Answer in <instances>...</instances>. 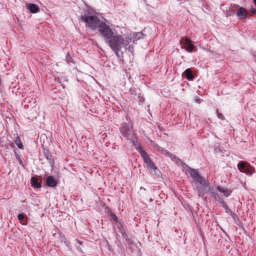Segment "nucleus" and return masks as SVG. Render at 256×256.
<instances>
[{
	"label": "nucleus",
	"mask_w": 256,
	"mask_h": 256,
	"mask_svg": "<svg viewBox=\"0 0 256 256\" xmlns=\"http://www.w3.org/2000/svg\"><path fill=\"white\" fill-rule=\"evenodd\" d=\"M58 182L53 176H48L46 178V184L50 187H54L57 185Z\"/></svg>",
	"instance_id": "obj_10"
},
{
	"label": "nucleus",
	"mask_w": 256,
	"mask_h": 256,
	"mask_svg": "<svg viewBox=\"0 0 256 256\" xmlns=\"http://www.w3.org/2000/svg\"><path fill=\"white\" fill-rule=\"evenodd\" d=\"M78 244H80V245H82V242L80 241V240H78Z\"/></svg>",
	"instance_id": "obj_36"
},
{
	"label": "nucleus",
	"mask_w": 256,
	"mask_h": 256,
	"mask_svg": "<svg viewBox=\"0 0 256 256\" xmlns=\"http://www.w3.org/2000/svg\"><path fill=\"white\" fill-rule=\"evenodd\" d=\"M162 152L166 156H169L170 154V152H168L167 150L164 148H162Z\"/></svg>",
	"instance_id": "obj_23"
},
{
	"label": "nucleus",
	"mask_w": 256,
	"mask_h": 256,
	"mask_svg": "<svg viewBox=\"0 0 256 256\" xmlns=\"http://www.w3.org/2000/svg\"><path fill=\"white\" fill-rule=\"evenodd\" d=\"M220 204H222V207L225 209L227 210L228 209V206L226 204V203L222 200V201H220Z\"/></svg>",
	"instance_id": "obj_24"
},
{
	"label": "nucleus",
	"mask_w": 256,
	"mask_h": 256,
	"mask_svg": "<svg viewBox=\"0 0 256 256\" xmlns=\"http://www.w3.org/2000/svg\"><path fill=\"white\" fill-rule=\"evenodd\" d=\"M18 220H22L24 218V216L23 214H18Z\"/></svg>",
	"instance_id": "obj_26"
},
{
	"label": "nucleus",
	"mask_w": 256,
	"mask_h": 256,
	"mask_svg": "<svg viewBox=\"0 0 256 256\" xmlns=\"http://www.w3.org/2000/svg\"><path fill=\"white\" fill-rule=\"evenodd\" d=\"M132 42H130V45H132V44H134V40H132Z\"/></svg>",
	"instance_id": "obj_37"
},
{
	"label": "nucleus",
	"mask_w": 256,
	"mask_h": 256,
	"mask_svg": "<svg viewBox=\"0 0 256 256\" xmlns=\"http://www.w3.org/2000/svg\"><path fill=\"white\" fill-rule=\"evenodd\" d=\"M216 188L218 192H222L224 195L226 197L228 196L232 192L231 190H228V189L224 188L220 186H218Z\"/></svg>",
	"instance_id": "obj_13"
},
{
	"label": "nucleus",
	"mask_w": 256,
	"mask_h": 256,
	"mask_svg": "<svg viewBox=\"0 0 256 256\" xmlns=\"http://www.w3.org/2000/svg\"><path fill=\"white\" fill-rule=\"evenodd\" d=\"M216 112H217V116L219 119L223 120L224 118L222 114L218 112V110H216Z\"/></svg>",
	"instance_id": "obj_30"
},
{
	"label": "nucleus",
	"mask_w": 256,
	"mask_h": 256,
	"mask_svg": "<svg viewBox=\"0 0 256 256\" xmlns=\"http://www.w3.org/2000/svg\"><path fill=\"white\" fill-rule=\"evenodd\" d=\"M80 20L85 22L92 30H96L99 27L102 22L95 16L82 15L80 17Z\"/></svg>",
	"instance_id": "obj_3"
},
{
	"label": "nucleus",
	"mask_w": 256,
	"mask_h": 256,
	"mask_svg": "<svg viewBox=\"0 0 256 256\" xmlns=\"http://www.w3.org/2000/svg\"><path fill=\"white\" fill-rule=\"evenodd\" d=\"M176 163H182L183 167H186L188 168L186 164L184 163L181 160L176 157V160H174Z\"/></svg>",
	"instance_id": "obj_21"
},
{
	"label": "nucleus",
	"mask_w": 256,
	"mask_h": 256,
	"mask_svg": "<svg viewBox=\"0 0 256 256\" xmlns=\"http://www.w3.org/2000/svg\"><path fill=\"white\" fill-rule=\"evenodd\" d=\"M27 8L32 13H36L39 11V8L38 6L34 4H29L27 6Z\"/></svg>",
	"instance_id": "obj_12"
},
{
	"label": "nucleus",
	"mask_w": 256,
	"mask_h": 256,
	"mask_svg": "<svg viewBox=\"0 0 256 256\" xmlns=\"http://www.w3.org/2000/svg\"><path fill=\"white\" fill-rule=\"evenodd\" d=\"M208 192H209L210 194V196H212V197H214V194H217V193H216L214 192V189L213 188H210V190Z\"/></svg>",
	"instance_id": "obj_29"
},
{
	"label": "nucleus",
	"mask_w": 256,
	"mask_h": 256,
	"mask_svg": "<svg viewBox=\"0 0 256 256\" xmlns=\"http://www.w3.org/2000/svg\"><path fill=\"white\" fill-rule=\"evenodd\" d=\"M168 157L170 158V159L173 160V161H174L176 158V156L174 154H170L169 156H168Z\"/></svg>",
	"instance_id": "obj_27"
},
{
	"label": "nucleus",
	"mask_w": 256,
	"mask_h": 256,
	"mask_svg": "<svg viewBox=\"0 0 256 256\" xmlns=\"http://www.w3.org/2000/svg\"><path fill=\"white\" fill-rule=\"evenodd\" d=\"M250 12L252 14H256V9L254 8H252L250 10Z\"/></svg>",
	"instance_id": "obj_31"
},
{
	"label": "nucleus",
	"mask_w": 256,
	"mask_h": 256,
	"mask_svg": "<svg viewBox=\"0 0 256 256\" xmlns=\"http://www.w3.org/2000/svg\"><path fill=\"white\" fill-rule=\"evenodd\" d=\"M44 154L46 158L47 159V160L50 163H52L54 162L52 156L48 150L44 149Z\"/></svg>",
	"instance_id": "obj_14"
},
{
	"label": "nucleus",
	"mask_w": 256,
	"mask_h": 256,
	"mask_svg": "<svg viewBox=\"0 0 256 256\" xmlns=\"http://www.w3.org/2000/svg\"><path fill=\"white\" fill-rule=\"evenodd\" d=\"M144 163L146 164V168L150 172H154L156 176H159L160 173L158 170L157 169L156 166L152 161L149 156H146L143 158Z\"/></svg>",
	"instance_id": "obj_6"
},
{
	"label": "nucleus",
	"mask_w": 256,
	"mask_h": 256,
	"mask_svg": "<svg viewBox=\"0 0 256 256\" xmlns=\"http://www.w3.org/2000/svg\"><path fill=\"white\" fill-rule=\"evenodd\" d=\"M132 42V38H126L124 39L122 36L116 34L113 36L106 42L116 56L120 58L122 55V52H120L121 50L123 48H126Z\"/></svg>",
	"instance_id": "obj_2"
},
{
	"label": "nucleus",
	"mask_w": 256,
	"mask_h": 256,
	"mask_svg": "<svg viewBox=\"0 0 256 256\" xmlns=\"http://www.w3.org/2000/svg\"><path fill=\"white\" fill-rule=\"evenodd\" d=\"M242 172L246 174L250 175L254 172V170L253 168L248 165L244 170H242Z\"/></svg>",
	"instance_id": "obj_17"
},
{
	"label": "nucleus",
	"mask_w": 256,
	"mask_h": 256,
	"mask_svg": "<svg viewBox=\"0 0 256 256\" xmlns=\"http://www.w3.org/2000/svg\"><path fill=\"white\" fill-rule=\"evenodd\" d=\"M168 157L170 158V159L173 160V161H174L176 158V156L174 154H170L169 156H168Z\"/></svg>",
	"instance_id": "obj_28"
},
{
	"label": "nucleus",
	"mask_w": 256,
	"mask_h": 256,
	"mask_svg": "<svg viewBox=\"0 0 256 256\" xmlns=\"http://www.w3.org/2000/svg\"><path fill=\"white\" fill-rule=\"evenodd\" d=\"M132 98L140 102L143 101V98L140 93H136L135 90H130Z\"/></svg>",
	"instance_id": "obj_9"
},
{
	"label": "nucleus",
	"mask_w": 256,
	"mask_h": 256,
	"mask_svg": "<svg viewBox=\"0 0 256 256\" xmlns=\"http://www.w3.org/2000/svg\"><path fill=\"white\" fill-rule=\"evenodd\" d=\"M113 219L115 220V221H116L117 220H118V218L116 217V215H114V217H113Z\"/></svg>",
	"instance_id": "obj_35"
},
{
	"label": "nucleus",
	"mask_w": 256,
	"mask_h": 256,
	"mask_svg": "<svg viewBox=\"0 0 256 256\" xmlns=\"http://www.w3.org/2000/svg\"><path fill=\"white\" fill-rule=\"evenodd\" d=\"M188 171L190 173L191 177L196 182L198 183V185L196 186V189L199 196H203L205 194L210 190L209 182L206 178L200 176L198 170L193 169L188 166Z\"/></svg>",
	"instance_id": "obj_1"
},
{
	"label": "nucleus",
	"mask_w": 256,
	"mask_h": 256,
	"mask_svg": "<svg viewBox=\"0 0 256 256\" xmlns=\"http://www.w3.org/2000/svg\"><path fill=\"white\" fill-rule=\"evenodd\" d=\"M154 146L158 149V150H160V151H161L162 152V148L159 146L158 144H154Z\"/></svg>",
	"instance_id": "obj_32"
},
{
	"label": "nucleus",
	"mask_w": 256,
	"mask_h": 256,
	"mask_svg": "<svg viewBox=\"0 0 256 256\" xmlns=\"http://www.w3.org/2000/svg\"><path fill=\"white\" fill-rule=\"evenodd\" d=\"M142 36H143V34L142 32H137L136 34H134V38L136 40H140V39L142 38H143Z\"/></svg>",
	"instance_id": "obj_20"
},
{
	"label": "nucleus",
	"mask_w": 256,
	"mask_h": 256,
	"mask_svg": "<svg viewBox=\"0 0 256 256\" xmlns=\"http://www.w3.org/2000/svg\"><path fill=\"white\" fill-rule=\"evenodd\" d=\"M120 132L122 136L128 140H132L134 137L132 126L130 122L122 124L120 128Z\"/></svg>",
	"instance_id": "obj_4"
},
{
	"label": "nucleus",
	"mask_w": 256,
	"mask_h": 256,
	"mask_svg": "<svg viewBox=\"0 0 256 256\" xmlns=\"http://www.w3.org/2000/svg\"><path fill=\"white\" fill-rule=\"evenodd\" d=\"M16 158L18 160L20 164H22V160L20 158V156L17 154L16 152H15Z\"/></svg>",
	"instance_id": "obj_25"
},
{
	"label": "nucleus",
	"mask_w": 256,
	"mask_h": 256,
	"mask_svg": "<svg viewBox=\"0 0 256 256\" xmlns=\"http://www.w3.org/2000/svg\"><path fill=\"white\" fill-rule=\"evenodd\" d=\"M30 183L32 186L39 188L41 187V184L38 182L37 178L35 177H32L30 179Z\"/></svg>",
	"instance_id": "obj_15"
},
{
	"label": "nucleus",
	"mask_w": 256,
	"mask_h": 256,
	"mask_svg": "<svg viewBox=\"0 0 256 256\" xmlns=\"http://www.w3.org/2000/svg\"><path fill=\"white\" fill-rule=\"evenodd\" d=\"M183 74L185 76L186 78L188 80H192L194 79V76L190 68L185 70Z\"/></svg>",
	"instance_id": "obj_11"
},
{
	"label": "nucleus",
	"mask_w": 256,
	"mask_h": 256,
	"mask_svg": "<svg viewBox=\"0 0 256 256\" xmlns=\"http://www.w3.org/2000/svg\"><path fill=\"white\" fill-rule=\"evenodd\" d=\"M76 248H77V249L78 250L82 252V250L81 249V248H80V246H76Z\"/></svg>",
	"instance_id": "obj_34"
},
{
	"label": "nucleus",
	"mask_w": 256,
	"mask_h": 256,
	"mask_svg": "<svg viewBox=\"0 0 256 256\" xmlns=\"http://www.w3.org/2000/svg\"><path fill=\"white\" fill-rule=\"evenodd\" d=\"M236 16L240 20L245 19L248 16V12L245 8L240 7L238 9Z\"/></svg>",
	"instance_id": "obj_8"
},
{
	"label": "nucleus",
	"mask_w": 256,
	"mask_h": 256,
	"mask_svg": "<svg viewBox=\"0 0 256 256\" xmlns=\"http://www.w3.org/2000/svg\"><path fill=\"white\" fill-rule=\"evenodd\" d=\"M15 142L19 148H20V149L22 148V144L21 140L18 136H17L16 139L15 140Z\"/></svg>",
	"instance_id": "obj_19"
},
{
	"label": "nucleus",
	"mask_w": 256,
	"mask_h": 256,
	"mask_svg": "<svg viewBox=\"0 0 256 256\" xmlns=\"http://www.w3.org/2000/svg\"><path fill=\"white\" fill-rule=\"evenodd\" d=\"M137 150L138 152L140 154L142 158H145V155L146 156H148V154L146 153V152L144 150L141 146H138L137 148Z\"/></svg>",
	"instance_id": "obj_18"
},
{
	"label": "nucleus",
	"mask_w": 256,
	"mask_h": 256,
	"mask_svg": "<svg viewBox=\"0 0 256 256\" xmlns=\"http://www.w3.org/2000/svg\"><path fill=\"white\" fill-rule=\"evenodd\" d=\"M249 164L244 161H240L238 164V170L242 172V170H244Z\"/></svg>",
	"instance_id": "obj_16"
},
{
	"label": "nucleus",
	"mask_w": 256,
	"mask_h": 256,
	"mask_svg": "<svg viewBox=\"0 0 256 256\" xmlns=\"http://www.w3.org/2000/svg\"><path fill=\"white\" fill-rule=\"evenodd\" d=\"M132 42H130V45H132V44H134V40H132Z\"/></svg>",
	"instance_id": "obj_38"
},
{
	"label": "nucleus",
	"mask_w": 256,
	"mask_h": 256,
	"mask_svg": "<svg viewBox=\"0 0 256 256\" xmlns=\"http://www.w3.org/2000/svg\"><path fill=\"white\" fill-rule=\"evenodd\" d=\"M98 28L106 42L113 36L112 30L105 22H102Z\"/></svg>",
	"instance_id": "obj_5"
},
{
	"label": "nucleus",
	"mask_w": 256,
	"mask_h": 256,
	"mask_svg": "<svg viewBox=\"0 0 256 256\" xmlns=\"http://www.w3.org/2000/svg\"><path fill=\"white\" fill-rule=\"evenodd\" d=\"M56 80L58 82L59 80H56Z\"/></svg>",
	"instance_id": "obj_39"
},
{
	"label": "nucleus",
	"mask_w": 256,
	"mask_h": 256,
	"mask_svg": "<svg viewBox=\"0 0 256 256\" xmlns=\"http://www.w3.org/2000/svg\"><path fill=\"white\" fill-rule=\"evenodd\" d=\"M180 42L182 43L181 48H184L185 50L188 52H192L194 50V45L192 44V40L188 38H182L180 40Z\"/></svg>",
	"instance_id": "obj_7"
},
{
	"label": "nucleus",
	"mask_w": 256,
	"mask_h": 256,
	"mask_svg": "<svg viewBox=\"0 0 256 256\" xmlns=\"http://www.w3.org/2000/svg\"><path fill=\"white\" fill-rule=\"evenodd\" d=\"M128 51L132 52L133 50V48L132 46H129L128 48Z\"/></svg>",
	"instance_id": "obj_33"
},
{
	"label": "nucleus",
	"mask_w": 256,
	"mask_h": 256,
	"mask_svg": "<svg viewBox=\"0 0 256 256\" xmlns=\"http://www.w3.org/2000/svg\"><path fill=\"white\" fill-rule=\"evenodd\" d=\"M214 198L216 200L218 201L219 203L220 202V201L222 200V198L218 194H214Z\"/></svg>",
	"instance_id": "obj_22"
}]
</instances>
